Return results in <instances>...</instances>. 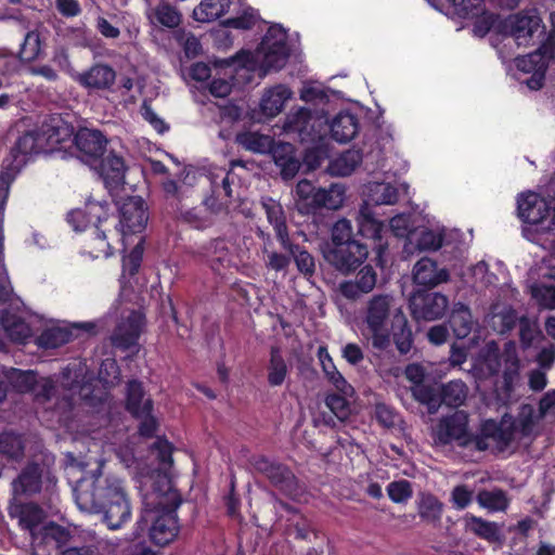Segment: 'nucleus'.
Segmentation results:
<instances>
[{
	"label": "nucleus",
	"mask_w": 555,
	"mask_h": 555,
	"mask_svg": "<svg viewBox=\"0 0 555 555\" xmlns=\"http://www.w3.org/2000/svg\"><path fill=\"white\" fill-rule=\"evenodd\" d=\"M358 130V118L348 112L339 113L331 124L332 137L340 143H346L353 139Z\"/></svg>",
	"instance_id": "obj_30"
},
{
	"label": "nucleus",
	"mask_w": 555,
	"mask_h": 555,
	"mask_svg": "<svg viewBox=\"0 0 555 555\" xmlns=\"http://www.w3.org/2000/svg\"><path fill=\"white\" fill-rule=\"evenodd\" d=\"M282 507L285 508L293 516L288 519L289 521V530L294 531L295 537L297 539L306 540L310 532V524L309 521L298 514L295 508L289 506L286 503H281Z\"/></svg>",
	"instance_id": "obj_59"
},
{
	"label": "nucleus",
	"mask_w": 555,
	"mask_h": 555,
	"mask_svg": "<svg viewBox=\"0 0 555 555\" xmlns=\"http://www.w3.org/2000/svg\"><path fill=\"white\" fill-rule=\"evenodd\" d=\"M411 244H415L418 250H437L442 245V236L431 230H422L413 232L409 237Z\"/></svg>",
	"instance_id": "obj_52"
},
{
	"label": "nucleus",
	"mask_w": 555,
	"mask_h": 555,
	"mask_svg": "<svg viewBox=\"0 0 555 555\" xmlns=\"http://www.w3.org/2000/svg\"><path fill=\"white\" fill-rule=\"evenodd\" d=\"M442 503L431 494H425L421 498L418 504L420 516L429 522H437L442 515Z\"/></svg>",
	"instance_id": "obj_51"
},
{
	"label": "nucleus",
	"mask_w": 555,
	"mask_h": 555,
	"mask_svg": "<svg viewBox=\"0 0 555 555\" xmlns=\"http://www.w3.org/2000/svg\"><path fill=\"white\" fill-rule=\"evenodd\" d=\"M11 515L18 519L20 526L28 530L33 535L35 530L46 518L44 511L35 503H24L15 505L11 509Z\"/></svg>",
	"instance_id": "obj_28"
},
{
	"label": "nucleus",
	"mask_w": 555,
	"mask_h": 555,
	"mask_svg": "<svg viewBox=\"0 0 555 555\" xmlns=\"http://www.w3.org/2000/svg\"><path fill=\"white\" fill-rule=\"evenodd\" d=\"M345 198V188L341 184H332L328 189H320L313 194V205L315 207L338 209Z\"/></svg>",
	"instance_id": "obj_43"
},
{
	"label": "nucleus",
	"mask_w": 555,
	"mask_h": 555,
	"mask_svg": "<svg viewBox=\"0 0 555 555\" xmlns=\"http://www.w3.org/2000/svg\"><path fill=\"white\" fill-rule=\"evenodd\" d=\"M324 375L327 380L337 389V391L344 395H352L353 388L352 386L345 379L341 373L337 370L336 365L328 364L326 367H322Z\"/></svg>",
	"instance_id": "obj_60"
},
{
	"label": "nucleus",
	"mask_w": 555,
	"mask_h": 555,
	"mask_svg": "<svg viewBox=\"0 0 555 555\" xmlns=\"http://www.w3.org/2000/svg\"><path fill=\"white\" fill-rule=\"evenodd\" d=\"M352 395H344L341 392L328 395L325 399L326 406L333 412V414L339 420L345 421L350 415V404L348 397Z\"/></svg>",
	"instance_id": "obj_55"
},
{
	"label": "nucleus",
	"mask_w": 555,
	"mask_h": 555,
	"mask_svg": "<svg viewBox=\"0 0 555 555\" xmlns=\"http://www.w3.org/2000/svg\"><path fill=\"white\" fill-rule=\"evenodd\" d=\"M370 198L376 205H392L398 199V191L390 183L376 182L370 186Z\"/></svg>",
	"instance_id": "obj_50"
},
{
	"label": "nucleus",
	"mask_w": 555,
	"mask_h": 555,
	"mask_svg": "<svg viewBox=\"0 0 555 555\" xmlns=\"http://www.w3.org/2000/svg\"><path fill=\"white\" fill-rule=\"evenodd\" d=\"M324 260L341 274L356 271L367 258L365 244L349 242L338 246H325L322 249Z\"/></svg>",
	"instance_id": "obj_6"
},
{
	"label": "nucleus",
	"mask_w": 555,
	"mask_h": 555,
	"mask_svg": "<svg viewBox=\"0 0 555 555\" xmlns=\"http://www.w3.org/2000/svg\"><path fill=\"white\" fill-rule=\"evenodd\" d=\"M402 313V306L393 295L378 293L370 296L361 309L362 337L374 349H387L390 346V325Z\"/></svg>",
	"instance_id": "obj_2"
},
{
	"label": "nucleus",
	"mask_w": 555,
	"mask_h": 555,
	"mask_svg": "<svg viewBox=\"0 0 555 555\" xmlns=\"http://www.w3.org/2000/svg\"><path fill=\"white\" fill-rule=\"evenodd\" d=\"M450 4V12L460 17L478 15L481 11L482 0H446Z\"/></svg>",
	"instance_id": "obj_57"
},
{
	"label": "nucleus",
	"mask_w": 555,
	"mask_h": 555,
	"mask_svg": "<svg viewBox=\"0 0 555 555\" xmlns=\"http://www.w3.org/2000/svg\"><path fill=\"white\" fill-rule=\"evenodd\" d=\"M142 325V314L138 311H131L129 315L116 326L111 337L113 346L122 350L134 346L139 339Z\"/></svg>",
	"instance_id": "obj_19"
},
{
	"label": "nucleus",
	"mask_w": 555,
	"mask_h": 555,
	"mask_svg": "<svg viewBox=\"0 0 555 555\" xmlns=\"http://www.w3.org/2000/svg\"><path fill=\"white\" fill-rule=\"evenodd\" d=\"M46 38L40 28H35L26 33L21 43L17 57L23 63H33L46 55Z\"/></svg>",
	"instance_id": "obj_23"
},
{
	"label": "nucleus",
	"mask_w": 555,
	"mask_h": 555,
	"mask_svg": "<svg viewBox=\"0 0 555 555\" xmlns=\"http://www.w3.org/2000/svg\"><path fill=\"white\" fill-rule=\"evenodd\" d=\"M391 336L401 354H406L411 350L413 346V334L404 312L390 325V337Z\"/></svg>",
	"instance_id": "obj_40"
},
{
	"label": "nucleus",
	"mask_w": 555,
	"mask_h": 555,
	"mask_svg": "<svg viewBox=\"0 0 555 555\" xmlns=\"http://www.w3.org/2000/svg\"><path fill=\"white\" fill-rule=\"evenodd\" d=\"M76 388L74 384L66 388L64 384L56 386L51 378H42L35 387V398L47 410H54L62 415L73 408Z\"/></svg>",
	"instance_id": "obj_8"
},
{
	"label": "nucleus",
	"mask_w": 555,
	"mask_h": 555,
	"mask_svg": "<svg viewBox=\"0 0 555 555\" xmlns=\"http://www.w3.org/2000/svg\"><path fill=\"white\" fill-rule=\"evenodd\" d=\"M236 142L254 153H272L276 149L272 137L259 132H243L236 135Z\"/></svg>",
	"instance_id": "obj_38"
},
{
	"label": "nucleus",
	"mask_w": 555,
	"mask_h": 555,
	"mask_svg": "<svg viewBox=\"0 0 555 555\" xmlns=\"http://www.w3.org/2000/svg\"><path fill=\"white\" fill-rule=\"evenodd\" d=\"M412 395L416 401L427 405L429 413H436L440 406V398L435 388L424 383L411 387Z\"/></svg>",
	"instance_id": "obj_48"
},
{
	"label": "nucleus",
	"mask_w": 555,
	"mask_h": 555,
	"mask_svg": "<svg viewBox=\"0 0 555 555\" xmlns=\"http://www.w3.org/2000/svg\"><path fill=\"white\" fill-rule=\"evenodd\" d=\"M469 433L468 414L464 411H455L438 422L434 429V440L436 444L456 443L463 448L467 446Z\"/></svg>",
	"instance_id": "obj_9"
},
{
	"label": "nucleus",
	"mask_w": 555,
	"mask_h": 555,
	"mask_svg": "<svg viewBox=\"0 0 555 555\" xmlns=\"http://www.w3.org/2000/svg\"><path fill=\"white\" fill-rule=\"evenodd\" d=\"M260 204L269 223L273 227L276 240L284 243L289 238L286 218L282 205L271 197H262Z\"/></svg>",
	"instance_id": "obj_27"
},
{
	"label": "nucleus",
	"mask_w": 555,
	"mask_h": 555,
	"mask_svg": "<svg viewBox=\"0 0 555 555\" xmlns=\"http://www.w3.org/2000/svg\"><path fill=\"white\" fill-rule=\"evenodd\" d=\"M349 242H358L352 238L351 222L347 219H340L333 225L331 243H327L325 246H338Z\"/></svg>",
	"instance_id": "obj_58"
},
{
	"label": "nucleus",
	"mask_w": 555,
	"mask_h": 555,
	"mask_svg": "<svg viewBox=\"0 0 555 555\" xmlns=\"http://www.w3.org/2000/svg\"><path fill=\"white\" fill-rule=\"evenodd\" d=\"M72 333L60 326L47 327L37 338L39 347L44 349L57 348L70 340Z\"/></svg>",
	"instance_id": "obj_47"
},
{
	"label": "nucleus",
	"mask_w": 555,
	"mask_h": 555,
	"mask_svg": "<svg viewBox=\"0 0 555 555\" xmlns=\"http://www.w3.org/2000/svg\"><path fill=\"white\" fill-rule=\"evenodd\" d=\"M449 299L441 293L415 291L410 297V310L416 321H435L442 318Z\"/></svg>",
	"instance_id": "obj_12"
},
{
	"label": "nucleus",
	"mask_w": 555,
	"mask_h": 555,
	"mask_svg": "<svg viewBox=\"0 0 555 555\" xmlns=\"http://www.w3.org/2000/svg\"><path fill=\"white\" fill-rule=\"evenodd\" d=\"M361 162L360 151L348 150L330 163L328 171L334 176L346 177L351 175Z\"/></svg>",
	"instance_id": "obj_42"
},
{
	"label": "nucleus",
	"mask_w": 555,
	"mask_h": 555,
	"mask_svg": "<svg viewBox=\"0 0 555 555\" xmlns=\"http://www.w3.org/2000/svg\"><path fill=\"white\" fill-rule=\"evenodd\" d=\"M387 493L395 503H403L412 496L411 483L408 480L392 481L387 487Z\"/></svg>",
	"instance_id": "obj_62"
},
{
	"label": "nucleus",
	"mask_w": 555,
	"mask_h": 555,
	"mask_svg": "<svg viewBox=\"0 0 555 555\" xmlns=\"http://www.w3.org/2000/svg\"><path fill=\"white\" fill-rule=\"evenodd\" d=\"M94 236L89 242V254L93 258L108 257L113 254L111 244L107 242L105 231L101 230L96 224L93 229Z\"/></svg>",
	"instance_id": "obj_54"
},
{
	"label": "nucleus",
	"mask_w": 555,
	"mask_h": 555,
	"mask_svg": "<svg viewBox=\"0 0 555 555\" xmlns=\"http://www.w3.org/2000/svg\"><path fill=\"white\" fill-rule=\"evenodd\" d=\"M291 95L292 91L282 85L268 90L260 102L262 113L268 117L276 116L281 113L285 102Z\"/></svg>",
	"instance_id": "obj_34"
},
{
	"label": "nucleus",
	"mask_w": 555,
	"mask_h": 555,
	"mask_svg": "<svg viewBox=\"0 0 555 555\" xmlns=\"http://www.w3.org/2000/svg\"><path fill=\"white\" fill-rule=\"evenodd\" d=\"M125 162L115 153H109L100 164V176L109 190L117 189L125 182Z\"/></svg>",
	"instance_id": "obj_24"
},
{
	"label": "nucleus",
	"mask_w": 555,
	"mask_h": 555,
	"mask_svg": "<svg viewBox=\"0 0 555 555\" xmlns=\"http://www.w3.org/2000/svg\"><path fill=\"white\" fill-rule=\"evenodd\" d=\"M47 151L40 131H28L21 135L11 149L10 156L3 160V168L18 172L26 164V156Z\"/></svg>",
	"instance_id": "obj_13"
},
{
	"label": "nucleus",
	"mask_w": 555,
	"mask_h": 555,
	"mask_svg": "<svg viewBox=\"0 0 555 555\" xmlns=\"http://www.w3.org/2000/svg\"><path fill=\"white\" fill-rule=\"evenodd\" d=\"M288 56L289 49L285 29L279 25L271 26L256 51L257 62L266 72L276 70L284 67Z\"/></svg>",
	"instance_id": "obj_5"
},
{
	"label": "nucleus",
	"mask_w": 555,
	"mask_h": 555,
	"mask_svg": "<svg viewBox=\"0 0 555 555\" xmlns=\"http://www.w3.org/2000/svg\"><path fill=\"white\" fill-rule=\"evenodd\" d=\"M202 254L210 268L219 272L231 262V251L224 238H214L202 247Z\"/></svg>",
	"instance_id": "obj_25"
},
{
	"label": "nucleus",
	"mask_w": 555,
	"mask_h": 555,
	"mask_svg": "<svg viewBox=\"0 0 555 555\" xmlns=\"http://www.w3.org/2000/svg\"><path fill=\"white\" fill-rule=\"evenodd\" d=\"M176 40L183 46L184 52L188 57H195L199 54L202 46L199 40L190 33L178 30L175 33Z\"/></svg>",
	"instance_id": "obj_63"
},
{
	"label": "nucleus",
	"mask_w": 555,
	"mask_h": 555,
	"mask_svg": "<svg viewBox=\"0 0 555 555\" xmlns=\"http://www.w3.org/2000/svg\"><path fill=\"white\" fill-rule=\"evenodd\" d=\"M412 279L414 284L430 289L447 283L450 273L446 268H439L435 260L424 257L414 264Z\"/></svg>",
	"instance_id": "obj_17"
},
{
	"label": "nucleus",
	"mask_w": 555,
	"mask_h": 555,
	"mask_svg": "<svg viewBox=\"0 0 555 555\" xmlns=\"http://www.w3.org/2000/svg\"><path fill=\"white\" fill-rule=\"evenodd\" d=\"M39 131L46 149L67 141L73 134V128L60 117H52L43 122Z\"/></svg>",
	"instance_id": "obj_26"
},
{
	"label": "nucleus",
	"mask_w": 555,
	"mask_h": 555,
	"mask_svg": "<svg viewBox=\"0 0 555 555\" xmlns=\"http://www.w3.org/2000/svg\"><path fill=\"white\" fill-rule=\"evenodd\" d=\"M282 248L288 251L295 261L297 270L305 276L310 278L315 272L314 257L302 246L295 244L291 237L280 243Z\"/></svg>",
	"instance_id": "obj_31"
},
{
	"label": "nucleus",
	"mask_w": 555,
	"mask_h": 555,
	"mask_svg": "<svg viewBox=\"0 0 555 555\" xmlns=\"http://www.w3.org/2000/svg\"><path fill=\"white\" fill-rule=\"evenodd\" d=\"M103 513L104 521L112 530L122 527L131 517V505L129 498L108 504V506L99 509Z\"/></svg>",
	"instance_id": "obj_33"
},
{
	"label": "nucleus",
	"mask_w": 555,
	"mask_h": 555,
	"mask_svg": "<svg viewBox=\"0 0 555 555\" xmlns=\"http://www.w3.org/2000/svg\"><path fill=\"white\" fill-rule=\"evenodd\" d=\"M377 282L376 271L371 266L363 267L354 280L345 281L339 284L340 294L350 300H357L362 294L371 293Z\"/></svg>",
	"instance_id": "obj_20"
},
{
	"label": "nucleus",
	"mask_w": 555,
	"mask_h": 555,
	"mask_svg": "<svg viewBox=\"0 0 555 555\" xmlns=\"http://www.w3.org/2000/svg\"><path fill=\"white\" fill-rule=\"evenodd\" d=\"M449 324L457 338L467 337L474 324L469 308L462 302L455 304L449 319Z\"/></svg>",
	"instance_id": "obj_39"
},
{
	"label": "nucleus",
	"mask_w": 555,
	"mask_h": 555,
	"mask_svg": "<svg viewBox=\"0 0 555 555\" xmlns=\"http://www.w3.org/2000/svg\"><path fill=\"white\" fill-rule=\"evenodd\" d=\"M538 334L539 331L535 322H532L527 317L519 319V337L524 348L530 347Z\"/></svg>",
	"instance_id": "obj_64"
},
{
	"label": "nucleus",
	"mask_w": 555,
	"mask_h": 555,
	"mask_svg": "<svg viewBox=\"0 0 555 555\" xmlns=\"http://www.w3.org/2000/svg\"><path fill=\"white\" fill-rule=\"evenodd\" d=\"M127 410L132 415H146L153 410L150 398L144 397L142 384L138 380H130L127 387Z\"/></svg>",
	"instance_id": "obj_35"
},
{
	"label": "nucleus",
	"mask_w": 555,
	"mask_h": 555,
	"mask_svg": "<svg viewBox=\"0 0 555 555\" xmlns=\"http://www.w3.org/2000/svg\"><path fill=\"white\" fill-rule=\"evenodd\" d=\"M531 294L541 308L555 309V286L535 285L532 287Z\"/></svg>",
	"instance_id": "obj_61"
},
{
	"label": "nucleus",
	"mask_w": 555,
	"mask_h": 555,
	"mask_svg": "<svg viewBox=\"0 0 555 555\" xmlns=\"http://www.w3.org/2000/svg\"><path fill=\"white\" fill-rule=\"evenodd\" d=\"M127 498L124 481L115 476H98L92 483H79L75 489L78 507L88 513H99L100 508Z\"/></svg>",
	"instance_id": "obj_3"
},
{
	"label": "nucleus",
	"mask_w": 555,
	"mask_h": 555,
	"mask_svg": "<svg viewBox=\"0 0 555 555\" xmlns=\"http://www.w3.org/2000/svg\"><path fill=\"white\" fill-rule=\"evenodd\" d=\"M468 396L467 385L460 380H450L443 384L440 389V404L444 403L448 406L459 408L466 401Z\"/></svg>",
	"instance_id": "obj_41"
},
{
	"label": "nucleus",
	"mask_w": 555,
	"mask_h": 555,
	"mask_svg": "<svg viewBox=\"0 0 555 555\" xmlns=\"http://www.w3.org/2000/svg\"><path fill=\"white\" fill-rule=\"evenodd\" d=\"M24 446L20 436L13 433L0 434V453L17 459L23 455Z\"/></svg>",
	"instance_id": "obj_56"
},
{
	"label": "nucleus",
	"mask_w": 555,
	"mask_h": 555,
	"mask_svg": "<svg viewBox=\"0 0 555 555\" xmlns=\"http://www.w3.org/2000/svg\"><path fill=\"white\" fill-rule=\"evenodd\" d=\"M0 323L13 341L24 343L30 336V327L15 313L7 310L1 311Z\"/></svg>",
	"instance_id": "obj_36"
},
{
	"label": "nucleus",
	"mask_w": 555,
	"mask_h": 555,
	"mask_svg": "<svg viewBox=\"0 0 555 555\" xmlns=\"http://www.w3.org/2000/svg\"><path fill=\"white\" fill-rule=\"evenodd\" d=\"M249 463L255 472L263 475L279 490L286 494L296 492V477L286 465L271 461L263 455L253 456Z\"/></svg>",
	"instance_id": "obj_10"
},
{
	"label": "nucleus",
	"mask_w": 555,
	"mask_h": 555,
	"mask_svg": "<svg viewBox=\"0 0 555 555\" xmlns=\"http://www.w3.org/2000/svg\"><path fill=\"white\" fill-rule=\"evenodd\" d=\"M478 503L490 511H504L508 501L503 490H482L477 495Z\"/></svg>",
	"instance_id": "obj_53"
},
{
	"label": "nucleus",
	"mask_w": 555,
	"mask_h": 555,
	"mask_svg": "<svg viewBox=\"0 0 555 555\" xmlns=\"http://www.w3.org/2000/svg\"><path fill=\"white\" fill-rule=\"evenodd\" d=\"M230 5V0H202L193 10V17L197 22L209 23L224 15Z\"/></svg>",
	"instance_id": "obj_37"
},
{
	"label": "nucleus",
	"mask_w": 555,
	"mask_h": 555,
	"mask_svg": "<svg viewBox=\"0 0 555 555\" xmlns=\"http://www.w3.org/2000/svg\"><path fill=\"white\" fill-rule=\"evenodd\" d=\"M42 468L39 464H28L12 481L13 494L33 495L40 492L42 487Z\"/></svg>",
	"instance_id": "obj_21"
},
{
	"label": "nucleus",
	"mask_w": 555,
	"mask_h": 555,
	"mask_svg": "<svg viewBox=\"0 0 555 555\" xmlns=\"http://www.w3.org/2000/svg\"><path fill=\"white\" fill-rule=\"evenodd\" d=\"M181 502L178 490L164 477L162 487L154 488L144 496V515L137 522L134 538H139L140 531L151 521L149 532L153 543L164 546L172 542L179 532L176 511Z\"/></svg>",
	"instance_id": "obj_1"
},
{
	"label": "nucleus",
	"mask_w": 555,
	"mask_h": 555,
	"mask_svg": "<svg viewBox=\"0 0 555 555\" xmlns=\"http://www.w3.org/2000/svg\"><path fill=\"white\" fill-rule=\"evenodd\" d=\"M293 145L289 143H280L273 150L275 164L281 167L284 178H293L299 169V163L292 156Z\"/></svg>",
	"instance_id": "obj_45"
},
{
	"label": "nucleus",
	"mask_w": 555,
	"mask_h": 555,
	"mask_svg": "<svg viewBox=\"0 0 555 555\" xmlns=\"http://www.w3.org/2000/svg\"><path fill=\"white\" fill-rule=\"evenodd\" d=\"M78 151L87 162L98 160L106 152L108 140L106 135L93 128H80L74 138Z\"/></svg>",
	"instance_id": "obj_14"
},
{
	"label": "nucleus",
	"mask_w": 555,
	"mask_h": 555,
	"mask_svg": "<svg viewBox=\"0 0 555 555\" xmlns=\"http://www.w3.org/2000/svg\"><path fill=\"white\" fill-rule=\"evenodd\" d=\"M151 451L158 461V470L167 474L173 464L172 444L167 439L158 437L151 446Z\"/></svg>",
	"instance_id": "obj_49"
},
{
	"label": "nucleus",
	"mask_w": 555,
	"mask_h": 555,
	"mask_svg": "<svg viewBox=\"0 0 555 555\" xmlns=\"http://www.w3.org/2000/svg\"><path fill=\"white\" fill-rule=\"evenodd\" d=\"M541 417L540 412L537 414L532 405L524 404L520 406L518 415L514 421V429L524 437L530 436L534 433L538 421Z\"/></svg>",
	"instance_id": "obj_46"
},
{
	"label": "nucleus",
	"mask_w": 555,
	"mask_h": 555,
	"mask_svg": "<svg viewBox=\"0 0 555 555\" xmlns=\"http://www.w3.org/2000/svg\"><path fill=\"white\" fill-rule=\"evenodd\" d=\"M116 80L115 69L104 63H96L76 77V81L93 91L109 90Z\"/></svg>",
	"instance_id": "obj_18"
},
{
	"label": "nucleus",
	"mask_w": 555,
	"mask_h": 555,
	"mask_svg": "<svg viewBox=\"0 0 555 555\" xmlns=\"http://www.w3.org/2000/svg\"><path fill=\"white\" fill-rule=\"evenodd\" d=\"M323 119L307 108H299L287 115L284 131L297 135L301 142H315L322 137Z\"/></svg>",
	"instance_id": "obj_11"
},
{
	"label": "nucleus",
	"mask_w": 555,
	"mask_h": 555,
	"mask_svg": "<svg viewBox=\"0 0 555 555\" xmlns=\"http://www.w3.org/2000/svg\"><path fill=\"white\" fill-rule=\"evenodd\" d=\"M146 17L154 27L176 28L182 21V15L179 10L166 1H160L154 7H149Z\"/></svg>",
	"instance_id": "obj_22"
},
{
	"label": "nucleus",
	"mask_w": 555,
	"mask_h": 555,
	"mask_svg": "<svg viewBox=\"0 0 555 555\" xmlns=\"http://www.w3.org/2000/svg\"><path fill=\"white\" fill-rule=\"evenodd\" d=\"M519 218L535 227L538 232H547L554 225V211L551 206L537 193L529 192L518 199Z\"/></svg>",
	"instance_id": "obj_7"
},
{
	"label": "nucleus",
	"mask_w": 555,
	"mask_h": 555,
	"mask_svg": "<svg viewBox=\"0 0 555 555\" xmlns=\"http://www.w3.org/2000/svg\"><path fill=\"white\" fill-rule=\"evenodd\" d=\"M540 22L541 20L537 14H513L504 21L503 30L513 37L518 46L527 44L540 27Z\"/></svg>",
	"instance_id": "obj_15"
},
{
	"label": "nucleus",
	"mask_w": 555,
	"mask_h": 555,
	"mask_svg": "<svg viewBox=\"0 0 555 555\" xmlns=\"http://www.w3.org/2000/svg\"><path fill=\"white\" fill-rule=\"evenodd\" d=\"M165 198L178 214L179 219L196 229H205L211 224V218L203 206L191 207L194 203V191L184 183L168 179L163 182Z\"/></svg>",
	"instance_id": "obj_4"
},
{
	"label": "nucleus",
	"mask_w": 555,
	"mask_h": 555,
	"mask_svg": "<svg viewBox=\"0 0 555 555\" xmlns=\"http://www.w3.org/2000/svg\"><path fill=\"white\" fill-rule=\"evenodd\" d=\"M268 383L272 387L281 386L287 376L288 366L279 347H272L268 363Z\"/></svg>",
	"instance_id": "obj_44"
},
{
	"label": "nucleus",
	"mask_w": 555,
	"mask_h": 555,
	"mask_svg": "<svg viewBox=\"0 0 555 555\" xmlns=\"http://www.w3.org/2000/svg\"><path fill=\"white\" fill-rule=\"evenodd\" d=\"M501 359L503 360L504 388L505 390L511 391L519 378L520 370V360L518 358L517 347L514 341H507L504 345Z\"/></svg>",
	"instance_id": "obj_29"
},
{
	"label": "nucleus",
	"mask_w": 555,
	"mask_h": 555,
	"mask_svg": "<svg viewBox=\"0 0 555 555\" xmlns=\"http://www.w3.org/2000/svg\"><path fill=\"white\" fill-rule=\"evenodd\" d=\"M107 203L89 202L87 204V212L81 209H75L68 212L67 221L72 224L75 231H82L91 221L87 219V215L94 217L96 221L101 222L106 218Z\"/></svg>",
	"instance_id": "obj_32"
},
{
	"label": "nucleus",
	"mask_w": 555,
	"mask_h": 555,
	"mask_svg": "<svg viewBox=\"0 0 555 555\" xmlns=\"http://www.w3.org/2000/svg\"><path fill=\"white\" fill-rule=\"evenodd\" d=\"M149 220L144 202L139 196L127 198L120 207V220L124 233L141 232Z\"/></svg>",
	"instance_id": "obj_16"
}]
</instances>
